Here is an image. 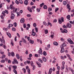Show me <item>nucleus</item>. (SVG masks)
Returning a JSON list of instances; mask_svg holds the SVG:
<instances>
[{
	"label": "nucleus",
	"mask_w": 74,
	"mask_h": 74,
	"mask_svg": "<svg viewBox=\"0 0 74 74\" xmlns=\"http://www.w3.org/2000/svg\"><path fill=\"white\" fill-rule=\"evenodd\" d=\"M67 45L66 44L64 43L63 44H62V45L61 46L60 48L61 49L60 52L61 53H63L64 52V47H66Z\"/></svg>",
	"instance_id": "nucleus-1"
},
{
	"label": "nucleus",
	"mask_w": 74,
	"mask_h": 74,
	"mask_svg": "<svg viewBox=\"0 0 74 74\" xmlns=\"http://www.w3.org/2000/svg\"><path fill=\"white\" fill-rule=\"evenodd\" d=\"M60 19V18L58 19V22L60 24H61L62 22H64V18L61 17V20Z\"/></svg>",
	"instance_id": "nucleus-2"
},
{
	"label": "nucleus",
	"mask_w": 74,
	"mask_h": 74,
	"mask_svg": "<svg viewBox=\"0 0 74 74\" xmlns=\"http://www.w3.org/2000/svg\"><path fill=\"white\" fill-rule=\"evenodd\" d=\"M10 8L11 10H13V12H15V8L14 7H13V5L12 4L10 5Z\"/></svg>",
	"instance_id": "nucleus-3"
},
{
	"label": "nucleus",
	"mask_w": 74,
	"mask_h": 74,
	"mask_svg": "<svg viewBox=\"0 0 74 74\" xmlns=\"http://www.w3.org/2000/svg\"><path fill=\"white\" fill-rule=\"evenodd\" d=\"M67 41L70 44H74V42H73V41L71 39H68L67 40Z\"/></svg>",
	"instance_id": "nucleus-4"
},
{
	"label": "nucleus",
	"mask_w": 74,
	"mask_h": 74,
	"mask_svg": "<svg viewBox=\"0 0 74 74\" xmlns=\"http://www.w3.org/2000/svg\"><path fill=\"white\" fill-rule=\"evenodd\" d=\"M14 18H15V15L14 14L12 13L10 17L11 19H14Z\"/></svg>",
	"instance_id": "nucleus-5"
},
{
	"label": "nucleus",
	"mask_w": 74,
	"mask_h": 74,
	"mask_svg": "<svg viewBox=\"0 0 74 74\" xmlns=\"http://www.w3.org/2000/svg\"><path fill=\"white\" fill-rule=\"evenodd\" d=\"M14 61L12 62V63H13V64H15V63L18 64V61H17V60H16L15 58L14 59Z\"/></svg>",
	"instance_id": "nucleus-6"
},
{
	"label": "nucleus",
	"mask_w": 74,
	"mask_h": 74,
	"mask_svg": "<svg viewBox=\"0 0 74 74\" xmlns=\"http://www.w3.org/2000/svg\"><path fill=\"white\" fill-rule=\"evenodd\" d=\"M38 53H40V55L42 54V49L41 48H40V50H38Z\"/></svg>",
	"instance_id": "nucleus-7"
},
{
	"label": "nucleus",
	"mask_w": 74,
	"mask_h": 74,
	"mask_svg": "<svg viewBox=\"0 0 74 74\" xmlns=\"http://www.w3.org/2000/svg\"><path fill=\"white\" fill-rule=\"evenodd\" d=\"M34 29H33L32 31V34L33 36H36V33L34 32Z\"/></svg>",
	"instance_id": "nucleus-8"
},
{
	"label": "nucleus",
	"mask_w": 74,
	"mask_h": 74,
	"mask_svg": "<svg viewBox=\"0 0 74 74\" xmlns=\"http://www.w3.org/2000/svg\"><path fill=\"white\" fill-rule=\"evenodd\" d=\"M67 27H69V28H71V25L70 23H67Z\"/></svg>",
	"instance_id": "nucleus-9"
},
{
	"label": "nucleus",
	"mask_w": 74,
	"mask_h": 74,
	"mask_svg": "<svg viewBox=\"0 0 74 74\" xmlns=\"http://www.w3.org/2000/svg\"><path fill=\"white\" fill-rule=\"evenodd\" d=\"M0 41H1L2 43H3L4 44H5V40H4V39H3V40H2V39L0 38Z\"/></svg>",
	"instance_id": "nucleus-10"
},
{
	"label": "nucleus",
	"mask_w": 74,
	"mask_h": 74,
	"mask_svg": "<svg viewBox=\"0 0 74 74\" xmlns=\"http://www.w3.org/2000/svg\"><path fill=\"white\" fill-rule=\"evenodd\" d=\"M52 71V68H51L49 69V71L48 73V74H51Z\"/></svg>",
	"instance_id": "nucleus-11"
},
{
	"label": "nucleus",
	"mask_w": 74,
	"mask_h": 74,
	"mask_svg": "<svg viewBox=\"0 0 74 74\" xmlns=\"http://www.w3.org/2000/svg\"><path fill=\"white\" fill-rule=\"evenodd\" d=\"M6 34L8 36V37H10V38H11V34L10 33H9V32H7Z\"/></svg>",
	"instance_id": "nucleus-12"
},
{
	"label": "nucleus",
	"mask_w": 74,
	"mask_h": 74,
	"mask_svg": "<svg viewBox=\"0 0 74 74\" xmlns=\"http://www.w3.org/2000/svg\"><path fill=\"white\" fill-rule=\"evenodd\" d=\"M27 10L29 11L30 12H32V9H31V8H30V7H28Z\"/></svg>",
	"instance_id": "nucleus-13"
},
{
	"label": "nucleus",
	"mask_w": 74,
	"mask_h": 74,
	"mask_svg": "<svg viewBox=\"0 0 74 74\" xmlns=\"http://www.w3.org/2000/svg\"><path fill=\"white\" fill-rule=\"evenodd\" d=\"M2 14H3L2 16H1V18L3 19V16H5V12H3L2 13Z\"/></svg>",
	"instance_id": "nucleus-14"
},
{
	"label": "nucleus",
	"mask_w": 74,
	"mask_h": 74,
	"mask_svg": "<svg viewBox=\"0 0 74 74\" xmlns=\"http://www.w3.org/2000/svg\"><path fill=\"white\" fill-rule=\"evenodd\" d=\"M36 63L38 65V66L39 67H41V65L40 63H39V62H36Z\"/></svg>",
	"instance_id": "nucleus-15"
},
{
	"label": "nucleus",
	"mask_w": 74,
	"mask_h": 74,
	"mask_svg": "<svg viewBox=\"0 0 74 74\" xmlns=\"http://www.w3.org/2000/svg\"><path fill=\"white\" fill-rule=\"evenodd\" d=\"M20 22L21 23H22L25 22V20L24 19V18H22L20 20Z\"/></svg>",
	"instance_id": "nucleus-16"
},
{
	"label": "nucleus",
	"mask_w": 74,
	"mask_h": 74,
	"mask_svg": "<svg viewBox=\"0 0 74 74\" xmlns=\"http://www.w3.org/2000/svg\"><path fill=\"white\" fill-rule=\"evenodd\" d=\"M66 7L67 8L69 9V10H71V8H70V5H69V4H68L66 5Z\"/></svg>",
	"instance_id": "nucleus-17"
},
{
	"label": "nucleus",
	"mask_w": 74,
	"mask_h": 74,
	"mask_svg": "<svg viewBox=\"0 0 74 74\" xmlns=\"http://www.w3.org/2000/svg\"><path fill=\"white\" fill-rule=\"evenodd\" d=\"M42 59L44 62H47V59L46 58H45V57H43L42 58Z\"/></svg>",
	"instance_id": "nucleus-18"
},
{
	"label": "nucleus",
	"mask_w": 74,
	"mask_h": 74,
	"mask_svg": "<svg viewBox=\"0 0 74 74\" xmlns=\"http://www.w3.org/2000/svg\"><path fill=\"white\" fill-rule=\"evenodd\" d=\"M49 20L48 21V25H50L51 27H52V24H51V23L49 22Z\"/></svg>",
	"instance_id": "nucleus-19"
},
{
	"label": "nucleus",
	"mask_w": 74,
	"mask_h": 74,
	"mask_svg": "<svg viewBox=\"0 0 74 74\" xmlns=\"http://www.w3.org/2000/svg\"><path fill=\"white\" fill-rule=\"evenodd\" d=\"M24 4L25 5H27L28 4V1H25L24 2Z\"/></svg>",
	"instance_id": "nucleus-20"
},
{
	"label": "nucleus",
	"mask_w": 74,
	"mask_h": 74,
	"mask_svg": "<svg viewBox=\"0 0 74 74\" xmlns=\"http://www.w3.org/2000/svg\"><path fill=\"white\" fill-rule=\"evenodd\" d=\"M30 64L31 66L32 67H33V66H34V63H33V62L32 61L30 62Z\"/></svg>",
	"instance_id": "nucleus-21"
},
{
	"label": "nucleus",
	"mask_w": 74,
	"mask_h": 74,
	"mask_svg": "<svg viewBox=\"0 0 74 74\" xmlns=\"http://www.w3.org/2000/svg\"><path fill=\"white\" fill-rule=\"evenodd\" d=\"M29 42L32 44H34V41L32 40H29Z\"/></svg>",
	"instance_id": "nucleus-22"
},
{
	"label": "nucleus",
	"mask_w": 74,
	"mask_h": 74,
	"mask_svg": "<svg viewBox=\"0 0 74 74\" xmlns=\"http://www.w3.org/2000/svg\"><path fill=\"white\" fill-rule=\"evenodd\" d=\"M11 53L12 56L14 57L15 56V54L14 53V52H11Z\"/></svg>",
	"instance_id": "nucleus-23"
},
{
	"label": "nucleus",
	"mask_w": 74,
	"mask_h": 74,
	"mask_svg": "<svg viewBox=\"0 0 74 74\" xmlns=\"http://www.w3.org/2000/svg\"><path fill=\"white\" fill-rule=\"evenodd\" d=\"M53 44L54 45H56L57 46H58V43L56 42H54Z\"/></svg>",
	"instance_id": "nucleus-24"
},
{
	"label": "nucleus",
	"mask_w": 74,
	"mask_h": 74,
	"mask_svg": "<svg viewBox=\"0 0 74 74\" xmlns=\"http://www.w3.org/2000/svg\"><path fill=\"white\" fill-rule=\"evenodd\" d=\"M22 40H23L24 43H26L27 42H26V40L23 39V38H22Z\"/></svg>",
	"instance_id": "nucleus-25"
},
{
	"label": "nucleus",
	"mask_w": 74,
	"mask_h": 74,
	"mask_svg": "<svg viewBox=\"0 0 74 74\" xmlns=\"http://www.w3.org/2000/svg\"><path fill=\"white\" fill-rule=\"evenodd\" d=\"M70 15H68L67 16H66V18H67V19H69V20H70Z\"/></svg>",
	"instance_id": "nucleus-26"
},
{
	"label": "nucleus",
	"mask_w": 74,
	"mask_h": 74,
	"mask_svg": "<svg viewBox=\"0 0 74 74\" xmlns=\"http://www.w3.org/2000/svg\"><path fill=\"white\" fill-rule=\"evenodd\" d=\"M16 57L18 59H19V55L18 54H16Z\"/></svg>",
	"instance_id": "nucleus-27"
},
{
	"label": "nucleus",
	"mask_w": 74,
	"mask_h": 74,
	"mask_svg": "<svg viewBox=\"0 0 74 74\" xmlns=\"http://www.w3.org/2000/svg\"><path fill=\"white\" fill-rule=\"evenodd\" d=\"M27 72H28L29 74H30V69H27Z\"/></svg>",
	"instance_id": "nucleus-28"
},
{
	"label": "nucleus",
	"mask_w": 74,
	"mask_h": 74,
	"mask_svg": "<svg viewBox=\"0 0 74 74\" xmlns=\"http://www.w3.org/2000/svg\"><path fill=\"white\" fill-rule=\"evenodd\" d=\"M12 68H13L14 69H15H15H16L17 68V66H12Z\"/></svg>",
	"instance_id": "nucleus-29"
},
{
	"label": "nucleus",
	"mask_w": 74,
	"mask_h": 74,
	"mask_svg": "<svg viewBox=\"0 0 74 74\" xmlns=\"http://www.w3.org/2000/svg\"><path fill=\"white\" fill-rule=\"evenodd\" d=\"M48 30H47V29H46L45 31V34H48Z\"/></svg>",
	"instance_id": "nucleus-30"
},
{
	"label": "nucleus",
	"mask_w": 74,
	"mask_h": 74,
	"mask_svg": "<svg viewBox=\"0 0 74 74\" xmlns=\"http://www.w3.org/2000/svg\"><path fill=\"white\" fill-rule=\"evenodd\" d=\"M26 62L27 63V64H30L31 62L30 61V60H27Z\"/></svg>",
	"instance_id": "nucleus-31"
},
{
	"label": "nucleus",
	"mask_w": 74,
	"mask_h": 74,
	"mask_svg": "<svg viewBox=\"0 0 74 74\" xmlns=\"http://www.w3.org/2000/svg\"><path fill=\"white\" fill-rule=\"evenodd\" d=\"M59 10V8H56L55 9V12H56L58 11Z\"/></svg>",
	"instance_id": "nucleus-32"
},
{
	"label": "nucleus",
	"mask_w": 74,
	"mask_h": 74,
	"mask_svg": "<svg viewBox=\"0 0 74 74\" xmlns=\"http://www.w3.org/2000/svg\"><path fill=\"white\" fill-rule=\"evenodd\" d=\"M42 5H44V3H42L40 4V7H42Z\"/></svg>",
	"instance_id": "nucleus-33"
},
{
	"label": "nucleus",
	"mask_w": 74,
	"mask_h": 74,
	"mask_svg": "<svg viewBox=\"0 0 74 74\" xmlns=\"http://www.w3.org/2000/svg\"><path fill=\"white\" fill-rule=\"evenodd\" d=\"M43 25H44L46 26H48L47 25V23L45 21H44L43 22Z\"/></svg>",
	"instance_id": "nucleus-34"
},
{
	"label": "nucleus",
	"mask_w": 74,
	"mask_h": 74,
	"mask_svg": "<svg viewBox=\"0 0 74 74\" xmlns=\"http://www.w3.org/2000/svg\"><path fill=\"white\" fill-rule=\"evenodd\" d=\"M52 8H49L48 9V11L49 12H50V11H52Z\"/></svg>",
	"instance_id": "nucleus-35"
},
{
	"label": "nucleus",
	"mask_w": 74,
	"mask_h": 74,
	"mask_svg": "<svg viewBox=\"0 0 74 74\" xmlns=\"http://www.w3.org/2000/svg\"><path fill=\"white\" fill-rule=\"evenodd\" d=\"M63 27L64 28H65V29H67V26H66L65 25H63Z\"/></svg>",
	"instance_id": "nucleus-36"
},
{
	"label": "nucleus",
	"mask_w": 74,
	"mask_h": 74,
	"mask_svg": "<svg viewBox=\"0 0 74 74\" xmlns=\"http://www.w3.org/2000/svg\"><path fill=\"white\" fill-rule=\"evenodd\" d=\"M43 55H44V56H46V55H47V53L45 51H44L43 52Z\"/></svg>",
	"instance_id": "nucleus-37"
},
{
	"label": "nucleus",
	"mask_w": 74,
	"mask_h": 74,
	"mask_svg": "<svg viewBox=\"0 0 74 74\" xmlns=\"http://www.w3.org/2000/svg\"><path fill=\"white\" fill-rule=\"evenodd\" d=\"M43 8H44V9H46L47 10V5H44L43 6Z\"/></svg>",
	"instance_id": "nucleus-38"
},
{
	"label": "nucleus",
	"mask_w": 74,
	"mask_h": 74,
	"mask_svg": "<svg viewBox=\"0 0 74 74\" xmlns=\"http://www.w3.org/2000/svg\"><path fill=\"white\" fill-rule=\"evenodd\" d=\"M35 29L36 30V32L37 33H38V28L35 27Z\"/></svg>",
	"instance_id": "nucleus-39"
},
{
	"label": "nucleus",
	"mask_w": 74,
	"mask_h": 74,
	"mask_svg": "<svg viewBox=\"0 0 74 74\" xmlns=\"http://www.w3.org/2000/svg\"><path fill=\"white\" fill-rule=\"evenodd\" d=\"M19 3L20 4H23V2H22V0H19Z\"/></svg>",
	"instance_id": "nucleus-40"
},
{
	"label": "nucleus",
	"mask_w": 74,
	"mask_h": 74,
	"mask_svg": "<svg viewBox=\"0 0 74 74\" xmlns=\"http://www.w3.org/2000/svg\"><path fill=\"white\" fill-rule=\"evenodd\" d=\"M13 71L15 74H17V71H16V69H14Z\"/></svg>",
	"instance_id": "nucleus-41"
},
{
	"label": "nucleus",
	"mask_w": 74,
	"mask_h": 74,
	"mask_svg": "<svg viewBox=\"0 0 74 74\" xmlns=\"http://www.w3.org/2000/svg\"><path fill=\"white\" fill-rule=\"evenodd\" d=\"M13 24L15 27H16V26H17V24L15 22Z\"/></svg>",
	"instance_id": "nucleus-42"
},
{
	"label": "nucleus",
	"mask_w": 74,
	"mask_h": 74,
	"mask_svg": "<svg viewBox=\"0 0 74 74\" xmlns=\"http://www.w3.org/2000/svg\"><path fill=\"white\" fill-rule=\"evenodd\" d=\"M15 2L17 4H19V2L17 0H16Z\"/></svg>",
	"instance_id": "nucleus-43"
},
{
	"label": "nucleus",
	"mask_w": 74,
	"mask_h": 74,
	"mask_svg": "<svg viewBox=\"0 0 74 74\" xmlns=\"http://www.w3.org/2000/svg\"><path fill=\"white\" fill-rule=\"evenodd\" d=\"M63 4L64 5H66V4H67V3L66 2V1H64L63 2Z\"/></svg>",
	"instance_id": "nucleus-44"
},
{
	"label": "nucleus",
	"mask_w": 74,
	"mask_h": 74,
	"mask_svg": "<svg viewBox=\"0 0 74 74\" xmlns=\"http://www.w3.org/2000/svg\"><path fill=\"white\" fill-rule=\"evenodd\" d=\"M5 55H2V58L4 59V58H5Z\"/></svg>",
	"instance_id": "nucleus-45"
},
{
	"label": "nucleus",
	"mask_w": 74,
	"mask_h": 74,
	"mask_svg": "<svg viewBox=\"0 0 74 74\" xmlns=\"http://www.w3.org/2000/svg\"><path fill=\"white\" fill-rule=\"evenodd\" d=\"M33 26H34V27H36L37 26V25L35 23H34L33 24Z\"/></svg>",
	"instance_id": "nucleus-46"
},
{
	"label": "nucleus",
	"mask_w": 74,
	"mask_h": 74,
	"mask_svg": "<svg viewBox=\"0 0 74 74\" xmlns=\"http://www.w3.org/2000/svg\"><path fill=\"white\" fill-rule=\"evenodd\" d=\"M4 12L5 13H6L7 14H8V11L7 10H5Z\"/></svg>",
	"instance_id": "nucleus-47"
},
{
	"label": "nucleus",
	"mask_w": 74,
	"mask_h": 74,
	"mask_svg": "<svg viewBox=\"0 0 74 74\" xmlns=\"http://www.w3.org/2000/svg\"><path fill=\"white\" fill-rule=\"evenodd\" d=\"M13 26V25L11 24H9V27H12Z\"/></svg>",
	"instance_id": "nucleus-48"
},
{
	"label": "nucleus",
	"mask_w": 74,
	"mask_h": 74,
	"mask_svg": "<svg viewBox=\"0 0 74 74\" xmlns=\"http://www.w3.org/2000/svg\"><path fill=\"white\" fill-rule=\"evenodd\" d=\"M53 37H54V35L53 34L51 35V38H53Z\"/></svg>",
	"instance_id": "nucleus-49"
},
{
	"label": "nucleus",
	"mask_w": 74,
	"mask_h": 74,
	"mask_svg": "<svg viewBox=\"0 0 74 74\" xmlns=\"http://www.w3.org/2000/svg\"><path fill=\"white\" fill-rule=\"evenodd\" d=\"M5 62V60H3L1 61V63H4Z\"/></svg>",
	"instance_id": "nucleus-50"
},
{
	"label": "nucleus",
	"mask_w": 74,
	"mask_h": 74,
	"mask_svg": "<svg viewBox=\"0 0 74 74\" xmlns=\"http://www.w3.org/2000/svg\"><path fill=\"white\" fill-rule=\"evenodd\" d=\"M27 26L29 28H30V24H28L27 25Z\"/></svg>",
	"instance_id": "nucleus-51"
},
{
	"label": "nucleus",
	"mask_w": 74,
	"mask_h": 74,
	"mask_svg": "<svg viewBox=\"0 0 74 74\" xmlns=\"http://www.w3.org/2000/svg\"><path fill=\"white\" fill-rule=\"evenodd\" d=\"M38 60L39 62H40L41 63H42L43 62L42 60H41V59H39Z\"/></svg>",
	"instance_id": "nucleus-52"
},
{
	"label": "nucleus",
	"mask_w": 74,
	"mask_h": 74,
	"mask_svg": "<svg viewBox=\"0 0 74 74\" xmlns=\"http://www.w3.org/2000/svg\"><path fill=\"white\" fill-rule=\"evenodd\" d=\"M23 70L24 71V73H26V69H25L24 68H23Z\"/></svg>",
	"instance_id": "nucleus-53"
},
{
	"label": "nucleus",
	"mask_w": 74,
	"mask_h": 74,
	"mask_svg": "<svg viewBox=\"0 0 74 74\" xmlns=\"http://www.w3.org/2000/svg\"><path fill=\"white\" fill-rule=\"evenodd\" d=\"M8 69H9L10 71H11V68L10 67V66L9 67Z\"/></svg>",
	"instance_id": "nucleus-54"
},
{
	"label": "nucleus",
	"mask_w": 74,
	"mask_h": 74,
	"mask_svg": "<svg viewBox=\"0 0 74 74\" xmlns=\"http://www.w3.org/2000/svg\"><path fill=\"white\" fill-rule=\"evenodd\" d=\"M12 31H15V28H14V27H12Z\"/></svg>",
	"instance_id": "nucleus-55"
},
{
	"label": "nucleus",
	"mask_w": 74,
	"mask_h": 74,
	"mask_svg": "<svg viewBox=\"0 0 74 74\" xmlns=\"http://www.w3.org/2000/svg\"><path fill=\"white\" fill-rule=\"evenodd\" d=\"M64 32L65 33H67V29H64Z\"/></svg>",
	"instance_id": "nucleus-56"
},
{
	"label": "nucleus",
	"mask_w": 74,
	"mask_h": 74,
	"mask_svg": "<svg viewBox=\"0 0 74 74\" xmlns=\"http://www.w3.org/2000/svg\"><path fill=\"white\" fill-rule=\"evenodd\" d=\"M33 70H34V69H35V68L36 67V66H35V65H34L33 66Z\"/></svg>",
	"instance_id": "nucleus-57"
},
{
	"label": "nucleus",
	"mask_w": 74,
	"mask_h": 74,
	"mask_svg": "<svg viewBox=\"0 0 74 74\" xmlns=\"http://www.w3.org/2000/svg\"><path fill=\"white\" fill-rule=\"evenodd\" d=\"M8 56H9L10 57V56H11V53H8Z\"/></svg>",
	"instance_id": "nucleus-58"
},
{
	"label": "nucleus",
	"mask_w": 74,
	"mask_h": 74,
	"mask_svg": "<svg viewBox=\"0 0 74 74\" xmlns=\"http://www.w3.org/2000/svg\"><path fill=\"white\" fill-rule=\"evenodd\" d=\"M56 22H57V20H56V19H54L53 21V22L54 23L55 22V23H56Z\"/></svg>",
	"instance_id": "nucleus-59"
},
{
	"label": "nucleus",
	"mask_w": 74,
	"mask_h": 74,
	"mask_svg": "<svg viewBox=\"0 0 74 74\" xmlns=\"http://www.w3.org/2000/svg\"><path fill=\"white\" fill-rule=\"evenodd\" d=\"M61 59H63V60H64V57L62 56H61Z\"/></svg>",
	"instance_id": "nucleus-60"
},
{
	"label": "nucleus",
	"mask_w": 74,
	"mask_h": 74,
	"mask_svg": "<svg viewBox=\"0 0 74 74\" xmlns=\"http://www.w3.org/2000/svg\"><path fill=\"white\" fill-rule=\"evenodd\" d=\"M26 24H24L23 25L24 28H26Z\"/></svg>",
	"instance_id": "nucleus-61"
},
{
	"label": "nucleus",
	"mask_w": 74,
	"mask_h": 74,
	"mask_svg": "<svg viewBox=\"0 0 74 74\" xmlns=\"http://www.w3.org/2000/svg\"><path fill=\"white\" fill-rule=\"evenodd\" d=\"M3 29L4 30H5V31H7V28H3Z\"/></svg>",
	"instance_id": "nucleus-62"
},
{
	"label": "nucleus",
	"mask_w": 74,
	"mask_h": 74,
	"mask_svg": "<svg viewBox=\"0 0 74 74\" xmlns=\"http://www.w3.org/2000/svg\"><path fill=\"white\" fill-rule=\"evenodd\" d=\"M27 16L28 17H30V16H31V15L28 14L27 15Z\"/></svg>",
	"instance_id": "nucleus-63"
},
{
	"label": "nucleus",
	"mask_w": 74,
	"mask_h": 74,
	"mask_svg": "<svg viewBox=\"0 0 74 74\" xmlns=\"http://www.w3.org/2000/svg\"><path fill=\"white\" fill-rule=\"evenodd\" d=\"M35 56V57H38V54H35V55H34Z\"/></svg>",
	"instance_id": "nucleus-64"
}]
</instances>
